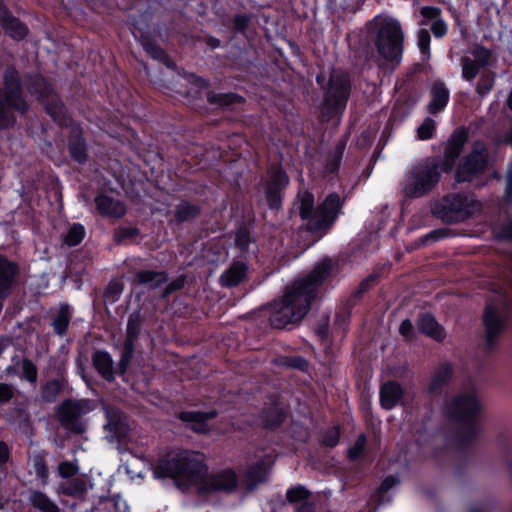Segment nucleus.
Instances as JSON below:
<instances>
[{"label":"nucleus","mask_w":512,"mask_h":512,"mask_svg":"<svg viewBox=\"0 0 512 512\" xmlns=\"http://www.w3.org/2000/svg\"><path fill=\"white\" fill-rule=\"evenodd\" d=\"M23 89L59 128L70 126L72 117L52 81L39 71L25 72L21 77L16 67L9 65L3 72V87L0 89L1 131L13 129L17 124V114L24 116L30 110Z\"/></svg>","instance_id":"1"},{"label":"nucleus","mask_w":512,"mask_h":512,"mask_svg":"<svg viewBox=\"0 0 512 512\" xmlns=\"http://www.w3.org/2000/svg\"><path fill=\"white\" fill-rule=\"evenodd\" d=\"M297 202L299 216L304 221V230L318 241L329 233L339 216L343 214L345 199L337 192H332L315 206L314 194L305 190L297 194Z\"/></svg>","instance_id":"2"},{"label":"nucleus","mask_w":512,"mask_h":512,"mask_svg":"<svg viewBox=\"0 0 512 512\" xmlns=\"http://www.w3.org/2000/svg\"><path fill=\"white\" fill-rule=\"evenodd\" d=\"M335 268L333 260L326 256L317 262L310 272L285 287L282 299L285 303L305 317L313 302L319 297L320 290Z\"/></svg>","instance_id":"3"},{"label":"nucleus","mask_w":512,"mask_h":512,"mask_svg":"<svg viewBox=\"0 0 512 512\" xmlns=\"http://www.w3.org/2000/svg\"><path fill=\"white\" fill-rule=\"evenodd\" d=\"M153 473L157 478L173 479L178 487H190L193 484L199 486L207 473V466L203 461L188 456H165L158 460Z\"/></svg>","instance_id":"4"},{"label":"nucleus","mask_w":512,"mask_h":512,"mask_svg":"<svg viewBox=\"0 0 512 512\" xmlns=\"http://www.w3.org/2000/svg\"><path fill=\"white\" fill-rule=\"evenodd\" d=\"M443 173L437 157H427L411 170L404 187L409 199L421 198L432 192L441 180Z\"/></svg>","instance_id":"5"},{"label":"nucleus","mask_w":512,"mask_h":512,"mask_svg":"<svg viewBox=\"0 0 512 512\" xmlns=\"http://www.w3.org/2000/svg\"><path fill=\"white\" fill-rule=\"evenodd\" d=\"M322 115L327 121L342 116L346 110L352 85L345 73H332L323 88Z\"/></svg>","instance_id":"6"},{"label":"nucleus","mask_w":512,"mask_h":512,"mask_svg":"<svg viewBox=\"0 0 512 512\" xmlns=\"http://www.w3.org/2000/svg\"><path fill=\"white\" fill-rule=\"evenodd\" d=\"M404 33L398 20L384 22L378 29L375 46L384 60L399 64L402 59Z\"/></svg>","instance_id":"7"},{"label":"nucleus","mask_w":512,"mask_h":512,"mask_svg":"<svg viewBox=\"0 0 512 512\" xmlns=\"http://www.w3.org/2000/svg\"><path fill=\"white\" fill-rule=\"evenodd\" d=\"M489 164V154L483 141L477 140L473 143L471 150L466 154L454 168V179L456 183H470L481 176Z\"/></svg>","instance_id":"8"},{"label":"nucleus","mask_w":512,"mask_h":512,"mask_svg":"<svg viewBox=\"0 0 512 512\" xmlns=\"http://www.w3.org/2000/svg\"><path fill=\"white\" fill-rule=\"evenodd\" d=\"M473 203L465 194L450 193L434 204L432 213L446 224H455L471 217Z\"/></svg>","instance_id":"9"},{"label":"nucleus","mask_w":512,"mask_h":512,"mask_svg":"<svg viewBox=\"0 0 512 512\" xmlns=\"http://www.w3.org/2000/svg\"><path fill=\"white\" fill-rule=\"evenodd\" d=\"M480 413V401L472 393H459L446 401L443 407L444 416L460 424L479 421Z\"/></svg>","instance_id":"10"},{"label":"nucleus","mask_w":512,"mask_h":512,"mask_svg":"<svg viewBox=\"0 0 512 512\" xmlns=\"http://www.w3.org/2000/svg\"><path fill=\"white\" fill-rule=\"evenodd\" d=\"M132 34L150 58L163 64L169 70L176 71L175 60L157 43L158 32L155 28L152 29L148 24L136 22L133 24Z\"/></svg>","instance_id":"11"},{"label":"nucleus","mask_w":512,"mask_h":512,"mask_svg":"<svg viewBox=\"0 0 512 512\" xmlns=\"http://www.w3.org/2000/svg\"><path fill=\"white\" fill-rule=\"evenodd\" d=\"M289 184V176L281 165L272 166L268 170V178L263 186L265 201L270 210L279 211L282 209L285 191Z\"/></svg>","instance_id":"12"},{"label":"nucleus","mask_w":512,"mask_h":512,"mask_svg":"<svg viewBox=\"0 0 512 512\" xmlns=\"http://www.w3.org/2000/svg\"><path fill=\"white\" fill-rule=\"evenodd\" d=\"M469 141V130L466 126H459L452 131L443 145V156L437 157L439 165L445 174L453 172L456 162Z\"/></svg>","instance_id":"13"},{"label":"nucleus","mask_w":512,"mask_h":512,"mask_svg":"<svg viewBox=\"0 0 512 512\" xmlns=\"http://www.w3.org/2000/svg\"><path fill=\"white\" fill-rule=\"evenodd\" d=\"M238 476L232 468H225L209 475L204 474L198 486L201 495L213 493L232 494L238 488Z\"/></svg>","instance_id":"14"},{"label":"nucleus","mask_w":512,"mask_h":512,"mask_svg":"<svg viewBox=\"0 0 512 512\" xmlns=\"http://www.w3.org/2000/svg\"><path fill=\"white\" fill-rule=\"evenodd\" d=\"M485 346L493 350L499 338L506 331L507 317L493 304H486L482 314Z\"/></svg>","instance_id":"15"},{"label":"nucleus","mask_w":512,"mask_h":512,"mask_svg":"<svg viewBox=\"0 0 512 512\" xmlns=\"http://www.w3.org/2000/svg\"><path fill=\"white\" fill-rule=\"evenodd\" d=\"M21 267L18 261L0 252V303L4 304L18 285Z\"/></svg>","instance_id":"16"},{"label":"nucleus","mask_w":512,"mask_h":512,"mask_svg":"<svg viewBox=\"0 0 512 512\" xmlns=\"http://www.w3.org/2000/svg\"><path fill=\"white\" fill-rule=\"evenodd\" d=\"M57 413L63 428L76 435H81L85 432L86 425L81 420L84 410L80 402L69 399L64 400L60 404Z\"/></svg>","instance_id":"17"},{"label":"nucleus","mask_w":512,"mask_h":512,"mask_svg":"<svg viewBox=\"0 0 512 512\" xmlns=\"http://www.w3.org/2000/svg\"><path fill=\"white\" fill-rule=\"evenodd\" d=\"M270 308L269 323L274 329H290L289 326L299 323L304 318L282 298L279 301L275 300Z\"/></svg>","instance_id":"18"},{"label":"nucleus","mask_w":512,"mask_h":512,"mask_svg":"<svg viewBox=\"0 0 512 512\" xmlns=\"http://www.w3.org/2000/svg\"><path fill=\"white\" fill-rule=\"evenodd\" d=\"M0 27L5 35L16 42L25 40L29 35L27 24L12 14L5 0H0Z\"/></svg>","instance_id":"19"},{"label":"nucleus","mask_w":512,"mask_h":512,"mask_svg":"<svg viewBox=\"0 0 512 512\" xmlns=\"http://www.w3.org/2000/svg\"><path fill=\"white\" fill-rule=\"evenodd\" d=\"M69 134H68V152L71 159L80 164L84 165L87 163L89 154H88V144L86 138L84 136L83 128L79 125L71 122Z\"/></svg>","instance_id":"20"},{"label":"nucleus","mask_w":512,"mask_h":512,"mask_svg":"<svg viewBox=\"0 0 512 512\" xmlns=\"http://www.w3.org/2000/svg\"><path fill=\"white\" fill-rule=\"evenodd\" d=\"M288 417V411L278 402H273L258 413L256 421L260 427L268 431L279 429Z\"/></svg>","instance_id":"21"},{"label":"nucleus","mask_w":512,"mask_h":512,"mask_svg":"<svg viewBox=\"0 0 512 512\" xmlns=\"http://www.w3.org/2000/svg\"><path fill=\"white\" fill-rule=\"evenodd\" d=\"M405 389L396 380H387L379 389V403L382 409L390 411L398 405H403Z\"/></svg>","instance_id":"22"},{"label":"nucleus","mask_w":512,"mask_h":512,"mask_svg":"<svg viewBox=\"0 0 512 512\" xmlns=\"http://www.w3.org/2000/svg\"><path fill=\"white\" fill-rule=\"evenodd\" d=\"M218 416L216 409L209 411H181L178 419L184 423H189V428L198 434H207L210 431L208 422Z\"/></svg>","instance_id":"23"},{"label":"nucleus","mask_w":512,"mask_h":512,"mask_svg":"<svg viewBox=\"0 0 512 512\" xmlns=\"http://www.w3.org/2000/svg\"><path fill=\"white\" fill-rule=\"evenodd\" d=\"M98 214L103 218L120 219L125 216L127 209L123 201L105 193H99L94 199Z\"/></svg>","instance_id":"24"},{"label":"nucleus","mask_w":512,"mask_h":512,"mask_svg":"<svg viewBox=\"0 0 512 512\" xmlns=\"http://www.w3.org/2000/svg\"><path fill=\"white\" fill-rule=\"evenodd\" d=\"M454 376V368L451 362L445 361L438 365L432 374L427 387V394L431 397H439L443 390L451 383Z\"/></svg>","instance_id":"25"},{"label":"nucleus","mask_w":512,"mask_h":512,"mask_svg":"<svg viewBox=\"0 0 512 512\" xmlns=\"http://www.w3.org/2000/svg\"><path fill=\"white\" fill-rule=\"evenodd\" d=\"M416 326L419 333L439 343L443 342L447 336L445 328L431 312L420 313L416 320Z\"/></svg>","instance_id":"26"},{"label":"nucleus","mask_w":512,"mask_h":512,"mask_svg":"<svg viewBox=\"0 0 512 512\" xmlns=\"http://www.w3.org/2000/svg\"><path fill=\"white\" fill-rule=\"evenodd\" d=\"M400 90L399 100L410 107H415L419 102L423 92V81L415 75L410 74L398 87Z\"/></svg>","instance_id":"27"},{"label":"nucleus","mask_w":512,"mask_h":512,"mask_svg":"<svg viewBox=\"0 0 512 512\" xmlns=\"http://www.w3.org/2000/svg\"><path fill=\"white\" fill-rule=\"evenodd\" d=\"M202 213V208L198 203L187 199H181L175 206L172 217L169 220L170 225L180 226L184 223L194 221Z\"/></svg>","instance_id":"28"},{"label":"nucleus","mask_w":512,"mask_h":512,"mask_svg":"<svg viewBox=\"0 0 512 512\" xmlns=\"http://www.w3.org/2000/svg\"><path fill=\"white\" fill-rule=\"evenodd\" d=\"M450 100V91L444 81L435 80L430 90V101L427 111L431 115H437L445 110Z\"/></svg>","instance_id":"29"},{"label":"nucleus","mask_w":512,"mask_h":512,"mask_svg":"<svg viewBox=\"0 0 512 512\" xmlns=\"http://www.w3.org/2000/svg\"><path fill=\"white\" fill-rule=\"evenodd\" d=\"M107 423L105 424V430L115 438L117 441L122 442L129 436V425L127 423L125 415L116 411L106 412Z\"/></svg>","instance_id":"30"},{"label":"nucleus","mask_w":512,"mask_h":512,"mask_svg":"<svg viewBox=\"0 0 512 512\" xmlns=\"http://www.w3.org/2000/svg\"><path fill=\"white\" fill-rule=\"evenodd\" d=\"M206 100L210 105L223 110H233L235 106L242 105L246 101L243 96L235 92L216 93L214 91L206 93Z\"/></svg>","instance_id":"31"},{"label":"nucleus","mask_w":512,"mask_h":512,"mask_svg":"<svg viewBox=\"0 0 512 512\" xmlns=\"http://www.w3.org/2000/svg\"><path fill=\"white\" fill-rule=\"evenodd\" d=\"M92 364L98 374L108 382L115 380V371L113 368V359L105 350H96L92 354Z\"/></svg>","instance_id":"32"},{"label":"nucleus","mask_w":512,"mask_h":512,"mask_svg":"<svg viewBox=\"0 0 512 512\" xmlns=\"http://www.w3.org/2000/svg\"><path fill=\"white\" fill-rule=\"evenodd\" d=\"M145 320L146 318L142 314L140 307L129 314L126 325V337L123 344L135 347V342L140 337Z\"/></svg>","instance_id":"33"},{"label":"nucleus","mask_w":512,"mask_h":512,"mask_svg":"<svg viewBox=\"0 0 512 512\" xmlns=\"http://www.w3.org/2000/svg\"><path fill=\"white\" fill-rule=\"evenodd\" d=\"M168 281L166 271L139 270L134 274L133 282L137 285L148 286L151 289L161 287Z\"/></svg>","instance_id":"34"},{"label":"nucleus","mask_w":512,"mask_h":512,"mask_svg":"<svg viewBox=\"0 0 512 512\" xmlns=\"http://www.w3.org/2000/svg\"><path fill=\"white\" fill-rule=\"evenodd\" d=\"M379 275L372 273L364 278L358 286L350 293L343 304L351 309H354L364 299V295L368 292L378 281Z\"/></svg>","instance_id":"35"},{"label":"nucleus","mask_w":512,"mask_h":512,"mask_svg":"<svg viewBox=\"0 0 512 512\" xmlns=\"http://www.w3.org/2000/svg\"><path fill=\"white\" fill-rule=\"evenodd\" d=\"M248 267L243 262L233 263L221 276L220 282L224 287H235L243 282L247 275Z\"/></svg>","instance_id":"36"},{"label":"nucleus","mask_w":512,"mask_h":512,"mask_svg":"<svg viewBox=\"0 0 512 512\" xmlns=\"http://www.w3.org/2000/svg\"><path fill=\"white\" fill-rule=\"evenodd\" d=\"M72 319V309L68 303H61L59 310L51 321L55 335L63 337L67 334Z\"/></svg>","instance_id":"37"},{"label":"nucleus","mask_w":512,"mask_h":512,"mask_svg":"<svg viewBox=\"0 0 512 512\" xmlns=\"http://www.w3.org/2000/svg\"><path fill=\"white\" fill-rule=\"evenodd\" d=\"M462 429L455 434L457 447L461 450L469 448L477 439L480 426L479 421L462 423Z\"/></svg>","instance_id":"38"},{"label":"nucleus","mask_w":512,"mask_h":512,"mask_svg":"<svg viewBox=\"0 0 512 512\" xmlns=\"http://www.w3.org/2000/svg\"><path fill=\"white\" fill-rule=\"evenodd\" d=\"M48 455L49 453L46 450L39 449L33 451L30 457L36 479L43 485L48 484L49 481V469L46 460Z\"/></svg>","instance_id":"39"},{"label":"nucleus","mask_w":512,"mask_h":512,"mask_svg":"<svg viewBox=\"0 0 512 512\" xmlns=\"http://www.w3.org/2000/svg\"><path fill=\"white\" fill-rule=\"evenodd\" d=\"M67 380L64 377L53 378L42 385L40 390L41 399L46 403H54L58 396L63 392Z\"/></svg>","instance_id":"40"},{"label":"nucleus","mask_w":512,"mask_h":512,"mask_svg":"<svg viewBox=\"0 0 512 512\" xmlns=\"http://www.w3.org/2000/svg\"><path fill=\"white\" fill-rule=\"evenodd\" d=\"M29 502L40 512H60L58 505L46 493L40 490H32L30 492Z\"/></svg>","instance_id":"41"},{"label":"nucleus","mask_w":512,"mask_h":512,"mask_svg":"<svg viewBox=\"0 0 512 512\" xmlns=\"http://www.w3.org/2000/svg\"><path fill=\"white\" fill-rule=\"evenodd\" d=\"M140 235V229L136 226H119L114 230L113 240L117 245L135 243Z\"/></svg>","instance_id":"42"},{"label":"nucleus","mask_w":512,"mask_h":512,"mask_svg":"<svg viewBox=\"0 0 512 512\" xmlns=\"http://www.w3.org/2000/svg\"><path fill=\"white\" fill-rule=\"evenodd\" d=\"M183 78L191 86L189 94L194 98H200L204 90L210 87V80L192 72H184Z\"/></svg>","instance_id":"43"},{"label":"nucleus","mask_w":512,"mask_h":512,"mask_svg":"<svg viewBox=\"0 0 512 512\" xmlns=\"http://www.w3.org/2000/svg\"><path fill=\"white\" fill-rule=\"evenodd\" d=\"M275 364L284 368L306 372L309 367L307 359L301 355H285L275 360Z\"/></svg>","instance_id":"44"},{"label":"nucleus","mask_w":512,"mask_h":512,"mask_svg":"<svg viewBox=\"0 0 512 512\" xmlns=\"http://www.w3.org/2000/svg\"><path fill=\"white\" fill-rule=\"evenodd\" d=\"M248 487L253 489L258 484L263 483L266 480V467L264 461H257L255 464L250 466L245 474Z\"/></svg>","instance_id":"45"},{"label":"nucleus","mask_w":512,"mask_h":512,"mask_svg":"<svg viewBox=\"0 0 512 512\" xmlns=\"http://www.w3.org/2000/svg\"><path fill=\"white\" fill-rule=\"evenodd\" d=\"M413 109V107L397 99L391 109L388 123L391 125L402 123L411 114Z\"/></svg>","instance_id":"46"},{"label":"nucleus","mask_w":512,"mask_h":512,"mask_svg":"<svg viewBox=\"0 0 512 512\" xmlns=\"http://www.w3.org/2000/svg\"><path fill=\"white\" fill-rule=\"evenodd\" d=\"M86 230L81 223H73L63 238V242L69 247L79 245L85 238Z\"/></svg>","instance_id":"47"},{"label":"nucleus","mask_w":512,"mask_h":512,"mask_svg":"<svg viewBox=\"0 0 512 512\" xmlns=\"http://www.w3.org/2000/svg\"><path fill=\"white\" fill-rule=\"evenodd\" d=\"M135 353V347L123 344L120 359L117 364L116 373L119 376H124L128 370V367L133 359Z\"/></svg>","instance_id":"48"},{"label":"nucleus","mask_w":512,"mask_h":512,"mask_svg":"<svg viewBox=\"0 0 512 512\" xmlns=\"http://www.w3.org/2000/svg\"><path fill=\"white\" fill-rule=\"evenodd\" d=\"M123 289L124 285L122 282L115 280L110 281L103 293L104 301L106 303L114 304L120 299Z\"/></svg>","instance_id":"49"},{"label":"nucleus","mask_w":512,"mask_h":512,"mask_svg":"<svg viewBox=\"0 0 512 512\" xmlns=\"http://www.w3.org/2000/svg\"><path fill=\"white\" fill-rule=\"evenodd\" d=\"M366 446H367V436L364 433H361L360 435H358L354 444L348 448L347 458L350 461L359 460L363 456V454L366 450Z\"/></svg>","instance_id":"50"},{"label":"nucleus","mask_w":512,"mask_h":512,"mask_svg":"<svg viewBox=\"0 0 512 512\" xmlns=\"http://www.w3.org/2000/svg\"><path fill=\"white\" fill-rule=\"evenodd\" d=\"M341 436V431L338 426L328 427L321 433V445L329 448H334L338 445Z\"/></svg>","instance_id":"51"},{"label":"nucleus","mask_w":512,"mask_h":512,"mask_svg":"<svg viewBox=\"0 0 512 512\" xmlns=\"http://www.w3.org/2000/svg\"><path fill=\"white\" fill-rule=\"evenodd\" d=\"M251 15L246 13L235 14L232 19V30L235 34L246 36L251 23Z\"/></svg>","instance_id":"52"},{"label":"nucleus","mask_w":512,"mask_h":512,"mask_svg":"<svg viewBox=\"0 0 512 512\" xmlns=\"http://www.w3.org/2000/svg\"><path fill=\"white\" fill-rule=\"evenodd\" d=\"M436 133V122L430 117L424 119L422 124L417 128V138L422 141L434 138Z\"/></svg>","instance_id":"53"},{"label":"nucleus","mask_w":512,"mask_h":512,"mask_svg":"<svg viewBox=\"0 0 512 512\" xmlns=\"http://www.w3.org/2000/svg\"><path fill=\"white\" fill-rule=\"evenodd\" d=\"M22 378L31 384H35L38 378V368L29 358H23L21 361Z\"/></svg>","instance_id":"54"},{"label":"nucleus","mask_w":512,"mask_h":512,"mask_svg":"<svg viewBox=\"0 0 512 512\" xmlns=\"http://www.w3.org/2000/svg\"><path fill=\"white\" fill-rule=\"evenodd\" d=\"M310 492L302 485L290 487L286 492V499L289 503L306 502Z\"/></svg>","instance_id":"55"},{"label":"nucleus","mask_w":512,"mask_h":512,"mask_svg":"<svg viewBox=\"0 0 512 512\" xmlns=\"http://www.w3.org/2000/svg\"><path fill=\"white\" fill-rule=\"evenodd\" d=\"M430 42H431V36L427 29L421 28L418 31L417 35V45L420 50V53L422 54L423 60L430 58Z\"/></svg>","instance_id":"56"},{"label":"nucleus","mask_w":512,"mask_h":512,"mask_svg":"<svg viewBox=\"0 0 512 512\" xmlns=\"http://www.w3.org/2000/svg\"><path fill=\"white\" fill-rule=\"evenodd\" d=\"M252 242L250 230L245 226H240L235 234V246L241 251H248Z\"/></svg>","instance_id":"57"},{"label":"nucleus","mask_w":512,"mask_h":512,"mask_svg":"<svg viewBox=\"0 0 512 512\" xmlns=\"http://www.w3.org/2000/svg\"><path fill=\"white\" fill-rule=\"evenodd\" d=\"M481 67L469 57L462 58V77L466 81H472L479 73Z\"/></svg>","instance_id":"58"},{"label":"nucleus","mask_w":512,"mask_h":512,"mask_svg":"<svg viewBox=\"0 0 512 512\" xmlns=\"http://www.w3.org/2000/svg\"><path fill=\"white\" fill-rule=\"evenodd\" d=\"M86 492V485L82 479L73 478L70 482H68L67 486L64 488V493L68 496L78 497L83 495Z\"/></svg>","instance_id":"59"},{"label":"nucleus","mask_w":512,"mask_h":512,"mask_svg":"<svg viewBox=\"0 0 512 512\" xmlns=\"http://www.w3.org/2000/svg\"><path fill=\"white\" fill-rule=\"evenodd\" d=\"M352 310L353 309L342 304V306L335 313L334 324L343 329H346L351 320Z\"/></svg>","instance_id":"60"},{"label":"nucleus","mask_w":512,"mask_h":512,"mask_svg":"<svg viewBox=\"0 0 512 512\" xmlns=\"http://www.w3.org/2000/svg\"><path fill=\"white\" fill-rule=\"evenodd\" d=\"M494 86V77L491 74H482L476 85V92L481 97L486 96Z\"/></svg>","instance_id":"61"},{"label":"nucleus","mask_w":512,"mask_h":512,"mask_svg":"<svg viewBox=\"0 0 512 512\" xmlns=\"http://www.w3.org/2000/svg\"><path fill=\"white\" fill-rule=\"evenodd\" d=\"M79 472V467L77 464L65 460L58 464V474L63 479H69L76 476Z\"/></svg>","instance_id":"62"},{"label":"nucleus","mask_w":512,"mask_h":512,"mask_svg":"<svg viewBox=\"0 0 512 512\" xmlns=\"http://www.w3.org/2000/svg\"><path fill=\"white\" fill-rule=\"evenodd\" d=\"M474 56V62L477 63L481 68H485L489 65L490 59H491V51L484 47L479 46L473 51Z\"/></svg>","instance_id":"63"},{"label":"nucleus","mask_w":512,"mask_h":512,"mask_svg":"<svg viewBox=\"0 0 512 512\" xmlns=\"http://www.w3.org/2000/svg\"><path fill=\"white\" fill-rule=\"evenodd\" d=\"M11 460V448L5 442L0 440V473L6 476L8 473L7 463Z\"/></svg>","instance_id":"64"}]
</instances>
